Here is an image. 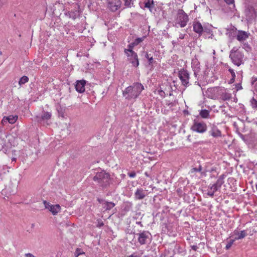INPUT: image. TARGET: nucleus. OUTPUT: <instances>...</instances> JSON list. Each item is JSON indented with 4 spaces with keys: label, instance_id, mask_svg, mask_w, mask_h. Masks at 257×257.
Instances as JSON below:
<instances>
[{
    "label": "nucleus",
    "instance_id": "3c124183",
    "mask_svg": "<svg viewBox=\"0 0 257 257\" xmlns=\"http://www.w3.org/2000/svg\"><path fill=\"white\" fill-rule=\"evenodd\" d=\"M10 144H11V146H13V145L14 146L15 145V143L14 142L13 143H10Z\"/></svg>",
    "mask_w": 257,
    "mask_h": 257
},
{
    "label": "nucleus",
    "instance_id": "c85d7f7f",
    "mask_svg": "<svg viewBox=\"0 0 257 257\" xmlns=\"http://www.w3.org/2000/svg\"><path fill=\"white\" fill-rule=\"evenodd\" d=\"M29 78L26 76H23L19 81V84L20 85L25 84V83L27 82L28 81Z\"/></svg>",
    "mask_w": 257,
    "mask_h": 257
},
{
    "label": "nucleus",
    "instance_id": "79ce46f5",
    "mask_svg": "<svg viewBox=\"0 0 257 257\" xmlns=\"http://www.w3.org/2000/svg\"><path fill=\"white\" fill-rule=\"evenodd\" d=\"M236 88L237 90H239L242 89V86L241 84L239 83L236 85Z\"/></svg>",
    "mask_w": 257,
    "mask_h": 257
},
{
    "label": "nucleus",
    "instance_id": "09e8293b",
    "mask_svg": "<svg viewBox=\"0 0 257 257\" xmlns=\"http://www.w3.org/2000/svg\"><path fill=\"white\" fill-rule=\"evenodd\" d=\"M103 225V223L102 222L99 223V226H102Z\"/></svg>",
    "mask_w": 257,
    "mask_h": 257
},
{
    "label": "nucleus",
    "instance_id": "c03bdc74",
    "mask_svg": "<svg viewBox=\"0 0 257 257\" xmlns=\"http://www.w3.org/2000/svg\"><path fill=\"white\" fill-rule=\"evenodd\" d=\"M148 60H149L150 64H152L153 63V57L148 58Z\"/></svg>",
    "mask_w": 257,
    "mask_h": 257
},
{
    "label": "nucleus",
    "instance_id": "ea45409f",
    "mask_svg": "<svg viewBox=\"0 0 257 257\" xmlns=\"http://www.w3.org/2000/svg\"><path fill=\"white\" fill-rule=\"evenodd\" d=\"M185 34L180 33L178 39H183L185 38Z\"/></svg>",
    "mask_w": 257,
    "mask_h": 257
},
{
    "label": "nucleus",
    "instance_id": "a18cd8bd",
    "mask_svg": "<svg viewBox=\"0 0 257 257\" xmlns=\"http://www.w3.org/2000/svg\"><path fill=\"white\" fill-rule=\"evenodd\" d=\"M191 247H192V249L194 250H196L197 249V247L196 245H193V246H192Z\"/></svg>",
    "mask_w": 257,
    "mask_h": 257
},
{
    "label": "nucleus",
    "instance_id": "39448f33",
    "mask_svg": "<svg viewBox=\"0 0 257 257\" xmlns=\"http://www.w3.org/2000/svg\"><path fill=\"white\" fill-rule=\"evenodd\" d=\"M133 46L128 45L127 48L125 49L124 52L127 56L128 61L135 67L139 65L138 55L136 52L133 51Z\"/></svg>",
    "mask_w": 257,
    "mask_h": 257
},
{
    "label": "nucleus",
    "instance_id": "5fc2aeb1",
    "mask_svg": "<svg viewBox=\"0 0 257 257\" xmlns=\"http://www.w3.org/2000/svg\"><path fill=\"white\" fill-rule=\"evenodd\" d=\"M213 53H215V51L214 50L213 52Z\"/></svg>",
    "mask_w": 257,
    "mask_h": 257
},
{
    "label": "nucleus",
    "instance_id": "b1692460",
    "mask_svg": "<svg viewBox=\"0 0 257 257\" xmlns=\"http://www.w3.org/2000/svg\"><path fill=\"white\" fill-rule=\"evenodd\" d=\"M145 7L148 8L151 12L152 9L154 7V3L153 0H145L144 1Z\"/></svg>",
    "mask_w": 257,
    "mask_h": 257
},
{
    "label": "nucleus",
    "instance_id": "423d86ee",
    "mask_svg": "<svg viewBox=\"0 0 257 257\" xmlns=\"http://www.w3.org/2000/svg\"><path fill=\"white\" fill-rule=\"evenodd\" d=\"M225 89L223 88L213 87L208 88L206 91V96L211 99H215L219 98L221 93H223Z\"/></svg>",
    "mask_w": 257,
    "mask_h": 257
},
{
    "label": "nucleus",
    "instance_id": "2f4dec72",
    "mask_svg": "<svg viewBox=\"0 0 257 257\" xmlns=\"http://www.w3.org/2000/svg\"><path fill=\"white\" fill-rule=\"evenodd\" d=\"M235 240L234 238L230 239L229 241L227 243V244L226 245V248L227 249H229L231 246V245H232Z\"/></svg>",
    "mask_w": 257,
    "mask_h": 257
},
{
    "label": "nucleus",
    "instance_id": "f3484780",
    "mask_svg": "<svg viewBox=\"0 0 257 257\" xmlns=\"http://www.w3.org/2000/svg\"><path fill=\"white\" fill-rule=\"evenodd\" d=\"M17 115H9L8 116H4L2 120V123L3 124H5L7 122H9L10 123L13 124L17 121Z\"/></svg>",
    "mask_w": 257,
    "mask_h": 257
},
{
    "label": "nucleus",
    "instance_id": "6e6552de",
    "mask_svg": "<svg viewBox=\"0 0 257 257\" xmlns=\"http://www.w3.org/2000/svg\"><path fill=\"white\" fill-rule=\"evenodd\" d=\"M223 183V179L219 178L215 183L210 185L207 190V194L211 197L214 195V193L218 190Z\"/></svg>",
    "mask_w": 257,
    "mask_h": 257
},
{
    "label": "nucleus",
    "instance_id": "2eb2a0df",
    "mask_svg": "<svg viewBox=\"0 0 257 257\" xmlns=\"http://www.w3.org/2000/svg\"><path fill=\"white\" fill-rule=\"evenodd\" d=\"M247 234L246 231L245 230H241L240 231L235 230L232 233L231 237L236 240L243 238L247 235Z\"/></svg>",
    "mask_w": 257,
    "mask_h": 257
},
{
    "label": "nucleus",
    "instance_id": "a878e982",
    "mask_svg": "<svg viewBox=\"0 0 257 257\" xmlns=\"http://www.w3.org/2000/svg\"><path fill=\"white\" fill-rule=\"evenodd\" d=\"M231 96L230 94L226 93V90L224 91L223 93H221L219 97L222 98L223 100H228L230 98Z\"/></svg>",
    "mask_w": 257,
    "mask_h": 257
},
{
    "label": "nucleus",
    "instance_id": "4468645a",
    "mask_svg": "<svg viewBox=\"0 0 257 257\" xmlns=\"http://www.w3.org/2000/svg\"><path fill=\"white\" fill-rule=\"evenodd\" d=\"M249 35V33L247 32L237 30L236 34V39L240 42H243L248 38Z\"/></svg>",
    "mask_w": 257,
    "mask_h": 257
},
{
    "label": "nucleus",
    "instance_id": "603ef678",
    "mask_svg": "<svg viewBox=\"0 0 257 257\" xmlns=\"http://www.w3.org/2000/svg\"><path fill=\"white\" fill-rule=\"evenodd\" d=\"M16 158H13V159H12V161H13H13H16Z\"/></svg>",
    "mask_w": 257,
    "mask_h": 257
},
{
    "label": "nucleus",
    "instance_id": "6ab92c4d",
    "mask_svg": "<svg viewBox=\"0 0 257 257\" xmlns=\"http://www.w3.org/2000/svg\"><path fill=\"white\" fill-rule=\"evenodd\" d=\"M135 196L137 199H142L146 196V192L143 189H137L135 193Z\"/></svg>",
    "mask_w": 257,
    "mask_h": 257
},
{
    "label": "nucleus",
    "instance_id": "9d476101",
    "mask_svg": "<svg viewBox=\"0 0 257 257\" xmlns=\"http://www.w3.org/2000/svg\"><path fill=\"white\" fill-rule=\"evenodd\" d=\"M138 241L141 244H144L150 241L151 234L148 231H143L138 234Z\"/></svg>",
    "mask_w": 257,
    "mask_h": 257
},
{
    "label": "nucleus",
    "instance_id": "1a4fd4ad",
    "mask_svg": "<svg viewBox=\"0 0 257 257\" xmlns=\"http://www.w3.org/2000/svg\"><path fill=\"white\" fill-rule=\"evenodd\" d=\"M44 204L46 209H48L53 215H55L60 211L61 207L58 204L53 205L46 201H44Z\"/></svg>",
    "mask_w": 257,
    "mask_h": 257
},
{
    "label": "nucleus",
    "instance_id": "20e7f679",
    "mask_svg": "<svg viewBox=\"0 0 257 257\" xmlns=\"http://www.w3.org/2000/svg\"><path fill=\"white\" fill-rule=\"evenodd\" d=\"M188 21V17L182 10H179L177 12L176 17L174 20L175 26L178 27H184L186 26Z\"/></svg>",
    "mask_w": 257,
    "mask_h": 257
},
{
    "label": "nucleus",
    "instance_id": "c9c22d12",
    "mask_svg": "<svg viewBox=\"0 0 257 257\" xmlns=\"http://www.w3.org/2000/svg\"><path fill=\"white\" fill-rule=\"evenodd\" d=\"M226 4L228 5H233V6L234 7V0H224Z\"/></svg>",
    "mask_w": 257,
    "mask_h": 257
},
{
    "label": "nucleus",
    "instance_id": "412c9836",
    "mask_svg": "<svg viewBox=\"0 0 257 257\" xmlns=\"http://www.w3.org/2000/svg\"><path fill=\"white\" fill-rule=\"evenodd\" d=\"M193 30L196 33L201 34L203 31L204 29L200 23L195 22L193 24Z\"/></svg>",
    "mask_w": 257,
    "mask_h": 257
},
{
    "label": "nucleus",
    "instance_id": "864d4df0",
    "mask_svg": "<svg viewBox=\"0 0 257 257\" xmlns=\"http://www.w3.org/2000/svg\"><path fill=\"white\" fill-rule=\"evenodd\" d=\"M255 188H256V189L257 190V184H256V185H255Z\"/></svg>",
    "mask_w": 257,
    "mask_h": 257
},
{
    "label": "nucleus",
    "instance_id": "e433bc0d",
    "mask_svg": "<svg viewBox=\"0 0 257 257\" xmlns=\"http://www.w3.org/2000/svg\"><path fill=\"white\" fill-rule=\"evenodd\" d=\"M142 254H138L137 253H134L132 254H131L130 256H128L127 257H141Z\"/></svg>",
    "mask_w": 257,
    "mask_h": 257
},
{
    "label": "nucleus",
    "instance_id": "f8f14e48",
    "mask_svg": "<svg viewBox=\"0 0 257 257\" xmlns=\"http://www.w3.org/2000/svg\"><path fill=\"white\" fill-rule=\"evenodd\" d=\"M209 136L215 139H218L222 137V133L220 130L214 124L211 126L208 131Z\"/></svg>",
    "mask_w": 257,
    "mask_h": 257
},
{
    "label": "nucleus",
    "instance_id": "cd10ccee",
    "mask_svg": "<svg viewBox=\"0 0 257 257\" xmlns=\"http://www.w3.org/2000/svg\"><path fill=\"white\" fill-rule=\"evenodd\" d=\"M143 40H144V38H139L136 39L133 43L130 44L129 45L133 46V47H134L135 46L138 45L140 43L142 42L143 41Z\"/></svg>",
    "mask_w": 257,
    "mask_h": 257
},
{
    "label": "nucleus",
    "instance_id": "9b49d317",
    "mask_svg": "<svg viewBox=\"0 0 257 257\" xmlns=\"http://www.w3.org/2000/svg\"><path fill=\"white\" fill-rule=\"evenodd\" d=\"M121 2L120 0H107V6L112 12H115L120 8Z\"/></svg>",
    "mask_w": 257,
    "mask_h": 257
},
{
    "label": "nucleus",
    "instance_id": "f704fd0d",
    "mask_svg": "<svg viewBox=\"0 0 257 257\" xmlns=\"http://www.w3.org/2000/svg\"><path fill=\"white\" fill-rule=\"evenodd\" d=\"M202 170V167L201 166H199L198 168H194L192 169V172H200Z\"/></svg>",
    "mask_w": 257,
    "mask_h": 257
},
{
    "label": "nucleus",
    "instance_id": "37998d69",
    "mask_svg": "<svg viewBox=\"0 0 257 257\" xmlns=\"http://www.w3.org/2000/svg\"><path fill=\"white\" fill-rule=\"evenodd\" d=\"M8 139V140L9 141H14L15 139L14 138V137L13 136H9L7 137Z\"/></svg>",
    "mask_w": 257,
    "mask_h": 257
},
{
    "label": "nucleus",
    "instance_id": "393cba45",
    "mask_svg": "<svg viewBox=\"0 0 257 257\" xmlns=\"http://www.w3.org/2000/svg\"><path fill=\"white\" fill-rule=\"evenodd\" d=\"M200 116L203 118H207L209 117V112L206 109H203L200 112Z\"/></svg>",
    "mask_w": 257,
    "mask_h": 257
},
{
    "label": "nucleus",
    "instance_id": "58836bf2",
    "mask_svg": "<svg viewBox=\"0 0 257 257\" xmlns=\"http://www.w3.org/2000/svg\"><path fill=\"white\" fill-rule=\"evenodd\" d=\"M231 76H232V78L231 79V81L232 82H233L234 81V79H235V73L234 71L233 72H232V73H231Z\"/></svg>",
    "mask_w": 257,
    "mask_h": 257
},
{
    "label": "nucleus",
    "instance_id": "a19ab883",
    "mask_svg": "<svg viewBox=\"0 0 257 257\" xmlns=\"http://www.w3.org/2000/svg\"><path fill=\"white\" fill-rule=\"evenodd\" d=\"M25 256L26 257H36V256H34L33 254H32L31 253H26L25 254Z\"/></svg>",
    "mask_w": 257,
    "mask_h": 257
},
{
    "label": "nucleus",
    "instance_id": "f257e3e1",
    "mask_svg": "<svg viewBox=\"0 0 257 257\" xmlns=\"http://www.w3.org/2000/svg\"><path fill=\"white\" fill-rule=\"evenodd\" d=\"M144 89V86L141 83H136L126 88L123 91V95L126 99H135Z\"/></svg>",
    "mask_w": 257,
    "mask_h": 257
},
{
    "label": "nucleus",
    "instance_id": "4c0bfd02",
    "mask_svg": "<svg viewBox=\"0 0 257 257\" xmlns=\"http://www.w3.org/2000/svg\"><path fill=\"white\" fill-rule=\"evenodd\" d=\"M128 175L131 178H134L136 176V174L135 172H131V173H129L128 174Z\"/></svg>",
    "mask_w": 257,
    "mask_h": 257
},
{
    "label": "nucleus",
    "instance_id": "49530a36",
    "mask_svg": "<svg viewBox=\"0 0 257 257\" xmlns=\"http://www.w3.org/2000/svg\"><path fill=\"white\" fill-rule=\"evenodd\" d=\"M228 71H229L230 74L234 72V70L231 68H229Z\"/></svg>",
    "mask_w": 257,
    "mask_h": 257
},
{
    "label": "nucleus",
    "instance_id": "8fccbe9b",
    "mask_svg": "<svg viewBox=\"0 0 257 257\" xmlns=\"http://www.w3.org/2000/svg\"><path fill=\"white\" fill-rule=\"evenodd\" d=\"M146 57L148 59V58H150V57H149V55H148V54H146Z\"/></svg>",
    "mask_w": 257,
    "mask_h": 257
},
{
    "label": "nucleus",
    "instance_id": "ddd939ff",
    "mask_svg": "<svg viewBox=\"0 0 257 257\" xmlns=\"http://www.w3.org/2000/svg\"><path fill=\"white\" fill-rule=\"evenodd\" d=\"M179 77L181 81L182 84L184 86H187L189 83V73L187 71L181 70L179 73Z\"/></svg>",
    "mask_w": 257,
    "mask_h": 257
},
{
    "label": "nucleus",
    "instance_id": "7ed1b4c3",
    "mask_svg": "<svg viewBox=\"0 0 257 257\" xmlns=\"http://www.w3.org/2000/svg\"><path fill=\"white\" fill-rule=\"evenodd\" d=\"M229 57L234 64L239 66L243 63L244 55L237 48L233 47L230 51Z\"/></svg>",
    "mask_w": 257,
    "mask_h": 257
},
{
    "label": "nucleus",
    "instance_id": "a211bd4d",
    "mask_svg": "<svg viewBox=\"0 0 257 257\" xmlns=\"http://www.w3.org/2000/svg\"><path fill=\"white\" fill-rule=\"evenodd\" d=\"M237 29L234 26H230L226 29V35L229 38L236 36Z\"/></svg>",
    "mask_w": 257,
    "mask_h": 257
},
{
    "label": "nucleus",
    "instance_id": "7c9ffc66",
    "mask_svg": "<svg viewBox=\"0 0 257 257\" xmlns=\"http://www.w3.org/2000/svg\"><path fill=\"white\" fill-rule=\"evenodd\" d=\"M251 105L252 108H257V100L254 98H252L250 100Z\"/></svg>",
    "mask_w": 257,
    "mask_h": 257
},
{
    "label": "nucleus",
    "instance_id": "c756f323",
    "mask_svg": "<svg viewBox=\"0 0 257 257\" xmlns=\"http://www.w3.org/2000/svg\"><path fill=\"white\" fill-rule=\"evenodd\" d=\"M124 2V5L127 7H131L133 5L134 0H123Z\"/></svg>",
    "mask_w": 257,
    "mask_h": 257
},
{
    "label": "nucleus",
    "instance_id": "bb28decb",
    "mask_svg": "<svg viewBox=\"0 0 257 257\" xmlns=\"http://www.w3.org/2000/svg\"><path fill=\"white\" fill-rule=\"evenodd\" d=\"M85 252L80 248H77L74 252L75 257H78L80 255L84 254Z\"/></svg>",
    "mask_w": 257,
    "mask_h": 257
},
{
    "label": "nucleus",
    "instance_id": "72a5a7b5",
    "mask_svg": "<svg viewBox=\"0 0 257 257\" xmlns=\"http://www.w3.org/2000/svg\"><path fill=\"white\" fill-rule=\"evenodd\" d=\"M159 94L162 97H164L165 96V92L162 90H158Z\"/></svg>",
    "mask_w": 257,
    "mask_h": 257
},
{
    "label": "nucleus",
    "instance_id": "0eeeda50",
    "mask_svg": "<svg viewBox=\"0 0 257 257\" xmlns=\"http://www.w3.org/2000/svg\"><path fill=\"white\" fill-rule=\"evenodd\" d=\"M191 130L198 133H204L207 130V125L203 121L194 120L193 124L191 126Z\"/></svg>",
    "mask_w": 257,
    "mask_h": 257
},
{
    "label": "nucleus",
    "instance_id": "f03ea898",
    "mask_svg": "<svg viewBox=\"0 0 257 257\" xmlns=\"http://www.w3.org/2000/svg\"><path fill=\"white\" fill-rule=\"evenodd\" d=\"M93 179L99 186L105 187L109 183L110 175L105 171H102L97 173Z\"/></svg>",
    "mask_w": 257,
    "mask_h": 257
},
{
    "label": "nucleus",
    "instance_id": "473e14b6",
    "mask_svg": "<svg viewBox=\"0 0 257 257\" xmlns=\"http://www.w3.org/2000/svg\"><path fill=\"white\" fill-rule=\"evenodd\" d=\"M252 84L253 86L254 90L257 91V79H255L252 82Z\"/></svg>",
    "mask_w": 257,
    "mask_h": 257
},
{
    "label": "nucleus",
    "instance_id": "aec40b11",
    "mask_svg": "<svg viewBox=\"0 0 257 257\" xmlns=\"http://www.w3.org/2000/svg\"><path fill=\"white\" fill-rule=\"evenodd\" d=\"M51 113L49 112H44L41 117H37L38 120L40 122H45L50 119Z\"/></svg>",
    "mask_w": 257,
    "mask_h": 257
},
{
    "label": "nucleus",
    "instance_id": "de8ad7c7",
    "mask_svg": "<svg viewBox=\"0 0 257 257\" xmlns=\"http://www.w3.org/2000/svg\"><path fill=\"white\" fill-rule=\"evenodd\" d=\"M172 44L175 45L177 44V42H176V41H172Z\"/></svg>",
    "mask_w": 257,
    "mask_h": 257
},
{
    "label": "nucleus",
    "instance_id": "5701e85b",
    "mask_svg": "<svg viewBox=\"0 0 257 257\" xmlns=\"http://www.w3.org/2000/svg\"><path fill=\"white\" fill-rule=\"evenodd\" d=\"M102 206L105 210H109L115 206V204L112 202L105 201L102 203Z\"/></svg>",
    "mask_w": 257,
    "mask_h": 257
},
{
    "label": "nucleus",
    "instance_id": "4be33fe9",
    "mask_svg": "<svg viewBox=\"0 0 257 257\" xmlns=\"http://www.w3.org/2000/svg\"><path fill=\"white\" fill-rule=\"evenodd\" d=\"M192 67L193 68L194 73L196 74L199 71L200 69V63L198 60L195 58L192 61Z\"/></svg>",
    "mask_w": 257,
    "mask_h": 257
},
{
    "label": "nucleus",
    "instance_id": "dca6fc26",
    "mask_svg": "<svg viewBox=\"0 0 257 257\" xmlns=\"http://www.w3.org/2000/svg\"><path fill=\"white\" fill-rule=\"evenodd\" d=\"M86 81L85 80H78L75 85V88L77 91L82 93L85 91V85Z\"/></svg>",
    "mask_w": 257,
    "mask_h": 257
}]
</instances>
